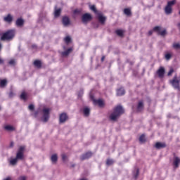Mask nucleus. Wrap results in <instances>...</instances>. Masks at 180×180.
<instances>
[{"instance_id":"1","label":"nucleus","mask_w":180,"mask_h":180,"mask_svg":"<svg viewBox=\"0 0 180 180\" xmlns=\"http://www.w3.org/2000/svg\"><path fill=\"white\" fill-rule=\"evenodd\" d=\"M25 150H26V146H21L19 147L17 150L15 158L10 160V164L11 165H16L18 160L20 161H23V160H25Z\"/></svg>"},{"instance_id":"2","label":"nucleus","mask_w":180,"mask_h":180,"mask_svg":"<svg viewBox=\"0 0 180 180\" xmlns=\"http://www.w3.org/2000/svg\"><path fill=\"white\" fill-rule=\"evenodd\" d=\"M124 113V110L122 105H117L113 109V112L110 115L109 120L111 122H116L122 115Z\"/></svg>"},{"instance_id":"3","label":"nucleus","mask_w":180,"mask_h":180,"mask_svg":"<svg viewBox=\"0 0 180 180\" xmlns=\"http://www.w3.org/2000/svg\"><path fill=\"white\" fill-rule=\"evenodd\" d=\"M15 37V30H10L6 31V32L3 33L0 40L1 41H8V40H12Z\"/></svg>"},{"instance_id":"4","label":"nucleus","mask_w":180,"mask_h":180,"mask_svg":"<svg viewBox=\"0 0 180 180\" xmlns=\"http://www.w3.org/2000/svg\"><path fill=\"white\" fill-rule=\"evenodd\" d=\"M176 3V1L175 0H172L167 2V4L165 8V13H166V15H171V13H172V6H174V5H175Z\"/></svg>"},{"instance_id":"5","label":"nucleus","mask_w":180,"mask_h":180,"mask_svg":"<svg viewBox=\"0 0 180 180\" xmlns=\"http://www.w3.org/2000/svg\"><path fill=\"white\" fill-rule=\"evenodd\" d=\"M42 122H44V123H47L49 119H50V108H44L42 110Z\"/></svg>"},{"instance_id":"6","label":"nucleus","mask_w":180,"mask_h":180,"mask_svg":"<svg viewBox=\"0 0 180 180\" xmlns=\"http://www.w3.org/2000/svg\"><path fill=\"white\" fill-rule=\"evenodd\" d=\"M92 20V15L86 13L82 15V22L84 23V25H88L89 22H91Z\"/></svg>"},{"instance_id":"7","label":"nucleus","mask_w":180,"mask_h":180,"mask_svg":"<svg viewBox=\"0 0 180 180\" xmlns=\"http://www.w3.org/2000/svg\"><path fill=\"white\" fill-rule=\"evenodd\" d=\"M153 31L156 32L159 36H166L167 35V30H163L161 31L160 26H155L153 27Z\"/></svg>"},{"instance_id":"8","label":"nucleus","mask_w":180,"mask_h":180,"mask_svg":"<svg viewBox=\"0 0 180 180\" xmlns=\"http://www.w3.org/2000/svg\"><path fill=\"white\" fill-rule=\"evenodd\" d=\"M68 120V115L65 112H62L59 115V123H65V122Z\"/></svg>"},{"instance_id":"9","label":"nucleus","mask_w":180,"mask_h":180,"mask_svg":"<svg viewBox=\"0 0 180 180\" xmlns=\"http://www.w3.org/2000/svg\"><path fill=\"white\" fill-rule=\"evenodd\" d=\"M94 105H98V106L100 108H103V106H105V103L103 102V100L102 99H98V100H96L95 98H94V97L91 96Z\"/></svg>"},{"instance_id":"10","label":"nucleus","mask_w":180,"mask_h":180,"mask_svg":"<svg viewBox=\"0 0 180 180\" xmlns=\"http://www.w3.org/2000/svg\"><path fill=\"white\" fill-rule=\"evenodd\" d=\"M62 23L65 27L70 26L71 25V20L68 16H63L62 18Z\"/></svg>"},{"instance_id":"11","label":"nucleus","mask_w":180,"mask_h":180,"mask_svg":"<svg viewBox=\"0 0 180 180\" xmlns=\"http://www.w3.org/2000/svg\"><path fill=\"white\" fill-rule=\"evenodd\" d=\"M93 153L91 151H88L86 153H84L81 157L80 160L81 161H84V160H89V158H91L92 157Z\"/></svg>"},{"instance_id":"12","label":"nucleus","mask_w":180,"mask_h":180,"mask_svg":"<svg viewBox=\"0 0 180 180\" xmlns=\"http://www.w3.org/2000/svg\"><path fill=\"white\" fill-rule=\"evenodd\" d=\"M156 74L158 75L159 78H163L165 75V68L164 67H160L156 72Z\"/></svg>"},{"instance_id":"13","label":"nucleus","mask_w":180,"mask_h":180,"mask_svg":"<svg viewBox=\"0 0 180 180\" xmlns=\"http://www.w3.org/2000/svg\"><path fill=\"white\" fill-rule=\"evenodd\" d=\"M179 163H180V158L178 157H174L173 159V167L174 169H176V168L179 167Z\"/></svg>"},{"instance_id":"14","label":"nucleus","mask_w":180,"mask_h":180,"mask_svg":"<svg viewBox=\"0 0 180 180\" xmlns=\"http://www.w3.org/2000/svg\"><path fill=\"white\" fill-rule=\"evenodd\" d=\"M144 109V102L139 101L136 107L137 112H143Z\"/></svg>"},{"instance_id":"15","label":"nucleus","mask_w":180,"mask_h":180,"mask_svg":"<svg viewBox=\"0 0 180 180\" xmlns=\"http://www.w3.org/2000/svg\"><path fill=\"white\" fill-rule=\"evenodd\" d=\"M98 21L101 22V25H103L105 22H106V17L103 16L101 13L97 14Z\"/></svg>"},{"instance_id":"16","label":"nucleus","mask_w":180,"mask_h":180,"mask_svg":"<svg viewBox=\"0 0 180 180\" xmlns=\"http://www.w3.org/2000/svg\"><path fill=\"white\" fill-rule=\"evenodd\" d=\"M155 147L157 150H160V148H165V147H167V144L165 143L157 142L155 144Z\"/></svg>"},{"instance_id":"17","label":"nucleus","mask_w":180,"mask_h":180,"mask_svg":"<svg viewBox=\"0 0 180 180\" xmlns=\"http://www.w3.org/2000/svg\"><path fill=\"white\" fill-rule=\"evenodd\" d=\"M4 20L7 23H12V21L13 20V17H12V15L8 14L7 16L4 18Z\"/></svg>"},{"instance_id":"18","label":"nucleus","mask_w":180,"mask_h":180,"mask_svg":"<svg viewBox=\"0 0 180 180\" xmlns=\"http://www.w3.org/2000/svg\"><path fill=\"white\" fill-rule=\"evenodd\" d=\"M15 25L18 27H22V26H23V25H25V20L22 18H18L15 21Z\"/></svg>"},{"instance_id":"19","label":"nucleus","mask_w":180,"mask_h":180,"mask_svg":"<svg viewBox=\"0 0 180 180\" xmlns=\"http://www.w3.org/2000/svg\"><path fill=\"white\" fill-rule=\"evenodd\" d=\"M72 48H69L66 51L62 52L61 56H63V57H67L70 56V53H72Z\"/></svg>"},{"instance_id":"20","label":"nucleus","mask_w":180,"mask_h":180,"mask_svg":"<svg viewBox=\"0 0 180 180\" xmlns=\"http://www.w3.org/2000/svg\"><path fill=\"white\" fill-rule=\"evenodd\" d=\"M126 94L124 89L123 87H120L117 90V96H123Z\"/></svg>"},{"instance_id":"21","label":"nucleus","mask_w":180,"mask_h":180,"mask_svg":"<svg viewBox=\"0 0 180 180\" xmlns=\"http://www.w3.org/2000/svg\"><path fill=\"white\" fill-rule=\"evenodd\" d=\"M6 85H8V79H0V88H6Z\"/></svg>"},{"instance_id":"22","label":"nucleus","mask_w":180,"mask_h":180,"mask_svg":"<svg viewBox=\"0 0 180 180\" xmlns=\"http://www.w3.org/2000/svg\"><path fill=\"white\" fill-rule=\"evenodd\" d=\"M4 130H6V131H15V130H16V128H15L12 125H6L4 126Z\"/></svg>"},{"instance_id":"23","label":"nucleus","mask_w":180,"mask_h":180,"mask_svg":"<svg viewBox=\"0 0 180 180\" xmlns=\"http://www.w3.org/2000/svg\"><path fill=\"white\" fill-rule=\"evenodd\" d=\"M51 161L53 162V164H57V161H58V156H57V154H53L51 155Z\"/></svg>"},{"instance_id":"24","label":"nucleus","mask_w":180,"mask_h":180,"mask_svg":"<svg viewBox=\"0 0 180 180\" xmlns=\"http://www.w3.org/2000/svg\"><path fill=\"white\" fill-rule=\"evenodd\" d=\"M34 65L37 67V68H41V61L39 60H36L34 61Z\"/></svg>"},{"instance_id":"25","label":"nucleus","mask_w":180,"mask_h":180,"mask_svg":"<svg viewBox=\"0 0 180 180\" xmlns=\"http://www.w3.org/2000/svg\"><path fill=\"white\" fill-rule=\"evenodd\" d=\"M61 15V8L55 9L54 16L58 18Z\"/></svg>"},{"instance_id":"26","label":"nucleus","mask_w":180,"mask_h":180,"mask_svg":"<svg viewBox=\"0 0 180 180\" xmlns=\"http://www.w3.org/2000/svg\"><path fill=\"white\" fill-rule=\"evenodd\" d=\"M90 112H91V110H89V108H85L83 110L84 115V116H86V117L89 116Z\"/></svg>"},{"instance_id":"27","label":"nucleus","mask_w":180,"mask_h":180,"mask_svg":"<svg viewBox=\"0 0 180 180\" xmlns=\"http://www.w3.org/2000/svg\"><path fill=\"white\" fill-rule=\"evenodd\" d=\"M172 48L174 50H180V44L179 43H176V42L173 43Z\"/></svg>"},{"instance_id":"28","label":"nucleus","mask_w":180,"mask_h":180,"mask_svg":"<svg viewBox=\"0 0 180 180\" xmlns=\"http://www.w3.org/2000/svg\"><path fill=\"white\" fill-rule=\"evenodd\" d=\"M124 13L127 15V16H130V15H131V10H130V8H124Z\"/></svg>"},{"instance_id":"29","label":"nucleus","mask_w":180,"mask_h":180,"mask_svg":"<svg viewBox=\"0 0 180 180\" xmlns=\"http://www.w3.org/2000/svg\"><path fill=\"white\" fill-rule=\"evenodd\" d=\"M115 33L120 37H123V30H115Z\"/></svg>"},{"instance_id":"30","label":"nucleus","mask_w":180,"mask_h":180,"mask_svg":"<svg viewBox=\"0 0 180 180\" xmlns=\"http://www.w3.org/2000/svg\"><path fill=\"white\" fill-rule=\"evenodd\" d=\"M91 11L94 12L96 15H98L99 13L98 12V10L96 9V7H95V5L91 6H90Z\"/></svg>"},{"instance_id":"31","label":"nucleus","mask_w":180,"mask_h":180,"mask_svg":"<svg viewBox=\"0 0 180 180\" xmlns=\"http://www.w3.org/2000/svg\"><path fill=\"white\" fill-rule=\"evenodd\" d=\"M82 13V9H75L73 11V15H81Z\"/></svg>"},{"instance_id":"32","label":"nucleus","mask_w":180,"mask_h":180,"mask_svg":"<svg viewBox=\"0 0 180 180\" xmlns=\"http://www.w3.org/2000/svg\"><path fill=\"white\" fill-rule=\"evenodd\" d=\"M20 99H22L23 101H26V99H27V95L26 94V93L25 91H23L20 96Z\"/></svg>"},{"instance_id":"33","label":"nucleus","mask_w":180,"mask_h":180,"mask_svg":"<svg viewBox=\"0 0 180 180\" xmlns=\"http://www.w3.org/2000/svg\"><path fill=\"white\" fill-rule=\"evenodd\" d=\"M64 41L66 44H70V43H71V37H70V36H67L64 38Z\"/></svg>"},{"instance_id":"34","label":"nucleus","mask_w":180,"mask_h":180,"mask_svg":"<svg viewBox=\"0 0 180 180\" xmlns=\"http://www.w3.org/2000/svg\"><path fill=\"white\" fill-rule=\"evenodd\" d=\"M139 141L140 143H146V135L142 134L139 137Z\"/></svg>"},{"instance_id":"35","label":"nucleus","mask_w":180,"mask_h":180,"mask_svg":"<svg viewBox=\"0 0 180 180\" xmlns=\"http://www.w3.org/2000/svg\"><path fill=\"white\" fill-rule=\"evenodd\" d=\"M139 175H140V170L139 169H136V172L134 174V179H137V178H139Z\"/></svg>"},{"instance_id":"36","label":"nucleus","mask_w":180,"mask_h":180,"mask_svg":"<svg viewBox=\"0 0 180 180\" xmlns=\"http://www.w3.org/2000/svg\"><path fill=\"white\" fill-rule=\"evenodd\" d=\"M172 57V55L171 53H166L165 55V58L167 60V61H169L171 60V58Z\"/></svg>"},{"instance_id":"37","label":"nucleus","mask_w":180,"mask_h":180,"mask_svg":"<svg viewBox=\"0 0 180 180\" xmlns=\"http://www.w3.org/2000/svg\"><path fill=\"white\" fill-rule=\"evenodd\" d=\"M106 164H107V165H112L113 164V160L107 159Z\"/></svg>"},{"instance_id":"38","label":"nucleus","mask_w":180,"mask_h":180,"mask_svg":"<svg viewBox=\"0 0 180 180\" xmlns=\"http://www.w3.org/2000/svg\"><path fill=\"white\" fill-rule=\"evenodd\" d=\"M1 50H2V44H0V51ZM4 63H5V60L0 57V65L4 64Z\"/></svg>"},{"instance_id":"39","label":"nucleus","mask_w":180,"mask_h":180,"mask_svg":"<svg viewBox=\"0 0 180 180\" xmlns=\"http://www.w3.org/2000/svg\"><path fill=\"white\" fill-rule=\"evenodd\" d=\"M172 74H174V68H171L169 70V71L167 73V75H168V77H171V75H172Z\"/></svg>"},{"instance_id":"40","label":"nucleus","mask_w":180,"mask_h":180,"mask_svg":"<svg viewBox=\"0 0 180 180\" xmlns=\"http://www.w3.org/2000/svg\"><path fill=\"white\" fill-rule=\"evenodd\" d=\"M28 109L30 110H34V105L33 104H30L29 106H28Z\"/></svg>"},{"instance_id":"41","label":"nucleus","mask_w":180,"mask_h":180,"mask_svg":"<svg viewBox=\"0 0 180 180\" xmlns=\"http://www.w3.org/2000/svg\"><path fill=\"white\" fill-rule=\"evenodd\" d=\"M8 64L10 65H15V60L11 59V60H9Z\"/></svg>"},{"instance_id":"42","label":"nucleus","mask_w":180,"mask_h":180,"mask_svg":"<svg viewBox=\"0 0 180 180\" xmlns=\"http://www.w3.org/2000/svg\"><path fill=\"white\" fill-rule=\"evenodd\" d=\"M62 160H63V161H66L67 160V155L62 154Z\"/></svg>"},{"instance_id":"43","label":"nucleus","mask_w":180,"mask_h":180,"mask_svg":"<svg viewBox=\"0 0 180 180\" xmlns=\"http://www.w3.org/2000/svg\"><path fill=\"white\" fill-rule=\"evenodd\" d=\"M153 32H154V29H153V30H150V31L148 32V36H152Z\"/></svg>"},{"instance_id":"44","label":"nucleus","mask_w":180,"mask_h":180,"mask_svg":"<svg viewBox=\"0 0 180 180\" xmlns=\"http://www.w3.org/2000/svg\"><path fill=\"white\" fill-rule=\"evenodd\" d=\"M105 56H103L102 58H101V63H103V61H105Z\"/></svg>"},{"instance_id":"45","label":"nucleus","mask_w":180,"mask_h":180,"mask_svg":"<svg viewBox=\"0 0 180 180\" xmlns=\"http://www.w3.org/2000/svg\"><path fill=\"white\" fill-rule=\"evenodd\" d=\"M84 94V91H80L79 94H78V96H81V95H82Z\"/></svg>"},{"instance_id":"46","label":"nucleus","mask_w":180,"mask_h":180,"mask_svg":"<svg viewBox=\"0 0 180 180\" xmlns=\"http://www.w3.org/2000/svg\"><path fill=\"white\" fill-rule=\"evenodd\" d=\"M12 96H13V92L11 91L9 93V97L12 98Z\"/></svg>"},{"instance_id":"47","label":"nucleus","mask_w":180,"mask_h":180,"mask_svg":"<svg viewBox=\"0 0 180 180\" xmlns=\"http://www.w3.org/2000/svg\"><path fill=\"white\" fill-rule=\"evenodd\" d=\"M20 180H26V177L25 176H21L20 177Z\"/></svg>"},{"instance_id":"48","label":"nucleus","mask_w":180,"mask_h":180,"mask_svg":"<svg viewBox=\"0 0 180 180\" xmlns=\"http://www.w3.org/2000/svg\"><path fill=\"white\" fill-rule=\"evenodd\" d=\"M4 180H12V179L11 177H7L6 179H5Z\"/></svg>"},{"instance_id":"49","label":"nucleus","mask_w":180,"mask_h":180,"mask_svg":"<svg viewBox=\"0 0 180 180\" xmlns=\"http://www.w3.org/2000/svg\"><path fill=\"white\" fill-rule=\"evenodd\" d=\"M13 142H11V144H10V147H13Z\"/></svg>"},{"instance_id":"50","label":"nucleus","mask_w":180,"mask_h":180,"mask_svg":"<svg viewBox=\"0 0 180 180\" xmlns=\"http://www.w3.org/2000/svg\"><path fill=\"white\" fill-rule=\"evenodd\" d=\"M36 47H37V46H36L35 45H32V48H33V49H36Z\"/></svg>"},{"instance_id":"51","label":"nucleus","mask_w":180,"mask_h":180,"mask_svg":"<svg viewBox=\"0 0 180 180\" xmlns=\"http://www.w3.org/2000/svg\"><path fill=\"white\" fill-rule=\"evenodd\" d=\"M74 167H75V165H71V167H72V168H74Z\"/></svg>"},{"instance_id":"52","label":"nucleus","mask_w":180,"mask_h":180,"mask_svg":"<svg viewBox=\"0 0 180 180\" xmlns=\"http://www.w3.org/2000/svg\"><path fill=\"white\" fill-rule=\"evenodd\" d=\"M80 180H88V179H81Z\"/></svg>"},{"instance_id":"53","label":"nucleus","mask_w":180,"mask_h":180,"mask_svg":"<svg viewBox=\"0 0 180 180\" xmlns=\"http://www.w3.org/2000/svg\"><path fill=\"white\" fill-rule=\"evenodd\" d=\"M37 113H38L37 112H35V116H37Z\"/></svg>"},{"instance_id":"54","label":"nucleus","mask_w":180,"mask_h":180,"mask_svg":"<svg viewBox=\"0 0 180 180\" xmlns=\"http://www.w3.org/2000/svg\"><path fill=\"white\" fill-rule=\"evenodd\" d=\"M179 15H180V10H179Z\"/></svg>"}]
</instances>
